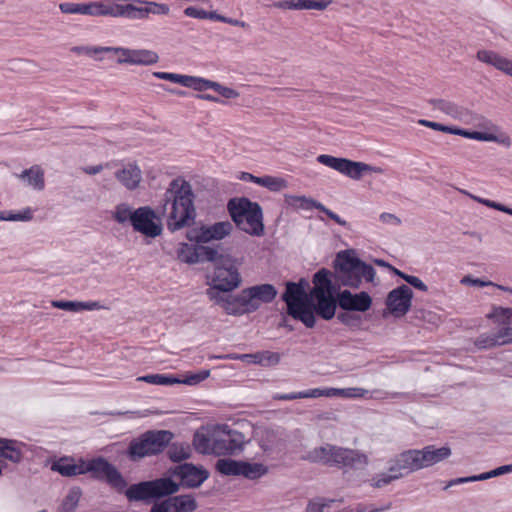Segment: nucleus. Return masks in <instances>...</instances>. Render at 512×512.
Here are the masks:
<instances>
[{"instance_id":"1","label":"nucleus","mask_w":512,"mask_h":512,"mask_svg":"<svg viewBox=\"0 0 512 512\" xmlns=\"http://www.w3.org/2000/svg\"><path fill=\"white\" fill-rule=\"evenodd\" d=\"M89 473L94 480L106 482L120 494H124L129 502L142 501L149 504L152 500L179 491V486L170 477L142 481L128 486L121 472L106 458L98 456L84 461V474Z\"/></svg>"},{"instance_id":"2","label":"nucleus","mask_w":512,"mask_h":512,"mask_svg":"<svg viewBox=\"0 0 512 512\" xmlns=\"http://www.w3.org/2000/svg\"><path fill=\"white\" fill-rule=\"evenodd\" d=\"M309 283L301 278L298 282L288 281L281 299L287 305V314L301 321L307 328L316 323L315 314L324 320H331L338 306V292L308 295Z\"/></svg>"},{"instance_id":"3","label":"nucleus","mask_w":512,"mask_h":512,"mask_svg":"<svg viewBox=\"0 0 512 512\" xmlns=\"http://www.w3.org/2000/svg\"><path fill=\"white\" fill-rule=\"evenodd\" d=\"M451 454V448L447 445L437 447L431 444L421 449L404 450L388 461L387 472L373 475L369 479V485L381 489L414 472L435 466L448 459Z\"/></svg>"},{"instance_id":"4","label":"nucleus","mask_w":512,"mask_h":512,"mask_svg":"<svg viewBox=\"0 0 512 512\" xmlns=\"http://www.w3.org/2000/svg\"><path fill=\"white\" fill-rule=\"evenodd\" d=\"M194 192L191 184L182 177L173 179L164 194V207L171 205L167 216V229L175 232L191 227L196 218Z\"/></svg>"},{"instance_id":"5","label":"nucleus","mask_w":512,"mask_h":512,"mask_svg":"<svg viewBox=\"0 0 512 512\" xmlns=\"http://www.w3.org/2000/svg\"><path fill=\"white\" fill-rule=\"evenodd\" d=\"M303 459L311 463L348 470H363L369 464L366 453L328 443L308 451Z\"/></svg>"},{"instance_id":"6","label":"nucleus","mask_w":512,"mask_h":512,"mask_svg":"<svg viewBox=\"0 0 512 512\" xmlns=\"http://www.w3.org/2000/svg\"><path fill=\"white\" fill-rule=\"evenodd\" d=\"M334 279L341 286L358 289L362 279L373 282L376 271L370 264L350 254V251H340L334 261Z\"/></svg>"},{"instance_id":"7","label":"nucleus","mask_w":512,"mask_h":512,"mask_svg":"<svg viewBox=\"0 0 512 512\" xmlns=\"http://www.w3.org/2000/svg\"><path fill=\"white\" fill-rule=\"evenodd\" d=\"M229 214L236 226L252 236L264 234L263 211L259 203L248 198H232L227 204Z\"/></svg>"},{"instance_id":"8","label":"nucleus","mask_w":512,"mask_h":512,"mask_svg":"<svg viewBox=\"0 0 512 512\" xmlns=\"http://www.w3.org/2000/svg\"><path fill=\"white\" fill-rule=\"evenodd\" d=\"M214 266L212 282L216 288L224 292H231L241 284V276L238 271L240 265L237 258L229 253V249L217 245L215 260H209Z\"/></svg>"},{"instance_id":"9","label":"nucleus","mask_w":512,"mask_h":512,"mask_svg":"<svg viewBox=\"0 0 512 512\" xmlns=\"http://www.w3.org/2000/svg\"><path fill=\"white\" fill-rule=\"evenodd\" d=\"M174 438L169 430H149L130 442L128 455L136 460L163 452Z\"/></svg>"},{"instance_id":"10","label":"nucleus","mask_w":512,"mask_h":512,"mask_svg":"<svg viewBox=\"0 0 512 512\" xmlns=\"http://www.w3.org/2000/svg\"><path fill=\"white\" fill-rule=\"evenodd\" d=\"M499 324L491 334L482 337V348L512 344V308H495L488 315Z\"/></svg>"},{"instance_id":"11","label":"nucleus","mask_w":512,"mask_h":512,"mask_svg":"<svg viewBox=\"0 0 512 512\" xmlns=\"http://www.w3.org/2000/svg\"><path fill=\"white\" fill-rule=\"evenodd\" d=\"M317 161L327 167H330L339 173L353 179L360 180L364 173H384V169L378 166H372L364 162L353 161L347 158H339L331 155L321 154Z\"/></svg>"},{"instance_id":"12","label":"nucleus","mask_w":512,"mask_h":512,"mask_svg":"<svg viewBox=\"0 0 512 512\" xmlns=\"http://www.w3.org/2000/svg\"><path fill=\"white\" fill-rule=\"evenodd\" d=\"M248 441L245 435L227 424L217 425L214 433L216 456L237 455L244 450Z\"/></svg>"},{"instance_id":"13","label":"nucleus","mask_w":512,"mask_h":512,"mask_svg":"<svg viewBox=\"0 0 512 512\" xmlns=\"http://www.w3.org/2000/svg\"><path fill=\"white\" fill-rule=\"evenodd\" d=\"M257 442L266 457L276 460L286 451V440L278 430L265 428L257 432Z\"/></svg>"},{"instance_id":"14","label":"nucleus","mask_w":512,"mask_h":512,"mask_svg":"<svg viewBox=\"0 0 512 512\" xmlns=\"http://www.w3.org/2000/svg\"><path fill=\"white\" fill-rule=\"evenodd\" d=\"M365 392L364 389L361 388H330L328 390H321L319 388L310 389L307 391L301 392H292V393H277L273 396L274 400L279 401H290L301 398H318L321 396H344V397H354V396H363Z\"/></svg>"},{"instance_id":"15","label":"nucleus","mask_w":512,"mask_h":512,"mask_svg":"<svg viewBox=\"0 0 512 512\" xmlns=\"http://www.w3.org/2000/svg\"><path fill=\"white\" fill-rule=\"evenodd\" d=\"M168 472L180 479L178 486L185 488H198L209 477V472L203 467H197L192 463H183L170 468Z\"/></svg>"},{"instance_id":"16","label":"nucleus","mask_w":512,"mask_h":512,"mask_svg":"<svg viewBox=\"0 0 512 512\" xmlns=\"http://www.w3.org/2000/svg\"><path fill=\"white\" fill-rule=\"evenodd\" d=\"M157 219L155 211L149 206L139 207L134 210L132 227L135 231L151 238L162 233V226L155 222Z\"/></svg>"},{"instance_id":"17","label":"nucleus","mask_w":512,"mask_h":512,"mask_svg":"<svg viewBox=\"0 0 512 512\" xmlns=\"http://www.w3.org/2000/svg\"><path fill=\"white\" fill-rule=\"evenodd\" d=\"M177 258L179 261L187 264L205 263L209 260H215L217 255L216 246L205 245H189L187 243H180L177 248Z\"/></svg>"},{"instance_id":"18","label":"nucleus","mask_w":512,"mask_h":512,"mask_svg":"<svg viewBox=\"0 0 512 512\" xmlns=\"http://www.w3.org/2000/svg\"><path fill=\"white\" fill-rule=\"evenodd\" d=\"M173 494L167 495L168 498L154 503L150 512H193L197 509V502L192 495L172 496Z\"/></svg>"},{"instance_id":"19","label":"nucleus","mask_w":512,"mask_h":512,"mask_svg":"<svg viewBox=\"0 0 512 512\" xmlns=\"http://www.w3.org/2000/svg\"><path fill=\"white\" fill-rule=\"evenodd\" d=\"M413 291L407 285H401L391 290L386 298V306L395 317L404 316L411 307Z\"/></svg>"},{"instance_id":"20","label":"nucleus","mask_w":512,"mask_h":512,"mask_svg":"<svg viewBox=\"0 0 512 512\" xmlns=\"http://www.w3.org/2000/svg\"><path fill=\"white\" fill-rule=\"evenodd\" d=\"M338 306L344 311L364 313L371 308L372 298L365 291L353 294L343 290L338 292Z\"/></svg>"},{"instance_id":"21","label":"nucleus","mask_w":512,"mask_h":512,"mask_svg":"<svg viewBox=\"0 0 512 512\" xmlns=\"http://www.w3.org/2000/svg\"><path fill=\"white\" fill-rule=\"evenodd\" d=\"M250 310L253 312L260 308L261 303H271L277 296V289L272 284L254 285L244 289Z\"/></svg>"},{"instance_id":"22","label":"nucleus","mask_w":512,"mask_h":512,"mask_svg":"<svg viewBox=\"0 0 512 512\" xmlns=\"http://www.w3.org/2000/svg\"><path fill=\"white\" fill-rule=\"evenodd\" d=\"M332 276L334 277L332 272L326 268L317 271L313 276L314 287L308 295L339 292L341 285L335 280L332 281Z\"/></svg>"},{"instance_id":"23","label":"nucleus","mask_w":512,"mask_h":512,"mask_svg":"<svg viewBox=\"0 0 512 512\" xmlns=\"http://www.w3.org/2000/svg\"><path fill=\"white\" fill-rule=\"evenodd\" d=\"M84 461L80 458L78 463L70 456H63L51 464V470L58 472L64 477H74L84 474Z\"/></svg>"},{"instance_id":"24","label":"nucleus","mask_w":512,"mask_h":512,"mask_svg":"<svg viewBox=\"0 0 512 512\" xmlns=\"http://www.w3.org/2000/svg\"><path fill=\"white\" fill-rule=\"evenodd\" d=\"M23 442L0 437V458L19 464L24 456Z\"/></svg>"},{"instance_id":"25","label":"nucleus","mask_w":512,"mask_h":512,"mask_svg":"<svg viewBox=\"0 0 512 512\" xmlns=\"http://www.w3.org/2000/svg\"><path fill=\"white\" fill-rule=\"evenodd\" d=\"M115 178L128 190H135L141 181V170L134 163L116 171Z\"/></svg>"},{"instance_id":"26","label":"nucleus","mask_w":512,"mask_h":512,"mask_svg":"<svg viewBox=\"0 0 512 512\" xmlns=\"http://www.w3.org/2000/svg\"><path fill=\"white\" fill-rule=\"evenodd\" d=\"M223 309L228 315L235 316L253 312V310H250V305L247 296L244 293V289L238 295H228Z\"/></svg>"},{"instance_id":"27","label":"nucleus","mask_w":512,"mask_h":512,"mask_svg":"<svg viewBox=\"0 0 512 512\" xmlns=\"http://www.w3.org/2000/svg\"><path fill=\"white\" fill-rule=\"evenodd\" d=\"M17 177L26 181L35 190L42 191L45 188L44 170L39 165L23 170Z\"/></svg>"},{"instance_id":"28","label":"nucleus","mask_w":512,"mask_h":512,"mask_svg":"<svg viewBox=\"0 0 512 512\" xmlns=\"http://www.w3.org/2000/svg\"><path fill=\"white\" fill-rule=\"evenodd\" d=\"M489 141L509 147L511 144L510 137L499 127L487 122H482V142Z\"/></svg>"},{"instance_id":"29","label":"nucleus","mask_w":512,"mask_h":512,"mask_svg":"<svg viewBox=\"0 0 512 512\" xmlns=\"http://www.w3.org/2000/svg\"><path fill=\"white\" fill-rule=\"evenodd\" d=\"M482 62H486L512 77V60L492 51H482Z\"/></svg>"},{"instance_id":"30","label":"nucleus","mask_w":512,"mask_h":512,"mask_svg":"<svg viewBox=\"0 0 512 512\" xmlns=\"http://www.w3.org/2000/svg\"><path fill=\"white\" fill-rule=\"evenodd\" d=\"M193 446L195 450L203 455H216V451L214 448V434L209 436L202 432H195L193 436Z\"/></svg>"},{"instance_id":"31","label":"nucleus","mask_w":512,"mask_h":512,"mask_svg":"<svg viewBox=\"0 0 512 512\" xmlns=\"http://www.w3.org/2000/svg\"><path fill=\"white\" fill-rule=\"evenodd\" d=\"M131 54L130 65H152L159 61V56L155 51L148 49H133L128 51Z\"/></svg>"},{"instance_id":"32","label":"nucleus","mask_w":512,"mask_h":512,"mask_svg":"<svg viewBox=\"0 0 512 512\" xmlns=\"http://www.w3.org/2000/svg\"><path fill=\"white\" fill-rule=\"evenodd\" d=\"M59 8H60L61 12L65 13V14H82V15L95 16L96 2H90V3L64 2L59 5Z\"/></svg>"},{"instance_id":"33","label":"nucleus","mask_w":512,"mask_h":512,"mask_svg":"<svg viewBox=\"0 0 512 512\" xmlns=\"http://www.w3.org/2000/svg\"><path fill=\"white\" fill-rule=\"evenodd\" d=\"M429 103L435 109H438L441 112H443L455 119H461L462 116L464 115V110L451 101L444 100V99H430Z\"/></svg>"},{"instance_id":"34","label":"nucleus","mask_w":512,"mask_h":512,"mask_svg":"<svg viewBox=\"0 0 512 512\" xmlns=\"http://www.w3.org/2000/svg\"><path fill=\"white\" fill-rule=\"evenodd\" d=\"M285 203L296 210L318 209L320 202L306 196L285 195Z\"/></svg>"},{"instance_id":"35","label":"nucleus","mask_w":512,"mask_h":512,"mask_svg":"<svg viewBox=\"0 0 512 512\" xmlns=\"http://www.w3.org/2000/svg\"><path fill=\"white\" fill-rule=\"evenodd\" d=\"M215 469L225 476H240L241 461L231 458H222L216 462Z\"/></svg>"},{"instance_id":"36","label":"nucleus","mask_w":512,"mask_h":512,"mask_svg":"<svg viewBox=\"0 0 512 512\" xmlns=\"http://www.w3.org/2000/svg\"><path fill=\"white\" fill-rule=\"evenodd\" d=\"M95 16L123 17L125 4L96 2Z\"/></svg>"},{"instance_id":"37","label":"nucleus","mask_w":512,"mask_h":512,"mask_svg":"<svg viewBox=\"0 0 512 512\" xmlns=\"http://www.w3.org/2000/svg\"><path fill=\"white\" fill-rule=\"evenodd\" d=\"M167 456L173 462H181L187 460L191 456V449L185 443H172L167 446Z\"/></svg>"},{"instance_id":"38","label":"nucleus","mask_w":512,"mask_h":512,"mask_svg":"<svg viewBox=\"0 0 512 512\" xmlns=\"http://www.w3.org/2000/svg\"><path fill=\"white\" fill-rule=\"evenodd\" d=\"M268 472V468L261 463H249L241 461L240 476L250 480H255Z\"/></svg>"},{"instance_id":"39","label":"nucleus","mask_w":512,"mask_h":512,"mask_svg":"<svg viewBox=\"0 0 512 512\" xmlns=\"http://www.w3.org/2000/svg\"><path fill=\"white\" fill-rule=\"evenodd\" d=\"M186 237L191 242L208 243L213 240L210 226L201 225L189 229Z\"/></svg>"},{"instance_id":"40","label":"nucleus","mask_w":512,"mask_h":512,"mask_svg":"<svg viewBox=\"0 0 512 512\" xmlns=\"http://www.w3.org/2000/svg\"><path fill=\"white\" fill-rule=\"evenodd\" d=\"M337 319L339 320V322L349 327L351 330L362 329L364 323L363 317L355 312H340L337 314Z\"/></svg>"},{"instance_id":"41","label":"nucleus","mask_w":512,"mask_h":512,"mask_svg":"<svg viewBox=\"0 0 512 512\" xmlns=\"http://www.w3.org/2000/svg\"><path fill=\"white\" fill-rule=\"evenodd\" d=\"M256 184L265 187L272 192H278L287 187V181L285 179L269 175L258 177Z\"/></svg>"},{"instance_id":"42","label":"nucleus","mask_w":512,"mask_h":512,"mask_svg":"<svg viewBox=\"0 0 512 512\" xmlns=\"http://www.w3.org/2000/svg\"><path fill=\"white\" fill-rule=\"evenodd\" d=\"M138 380L149 383V384L164 385V386H169V385L180 383L179 378H176L172 375H164V374H148V375L139 377Z\"/></svg>"},{"instance_id":"43","label":"nucleus","mask_w":512,"mask_h":512,"mask_svg":"<svg viewBox=\"0 0 512 512\" xmlns=\"http://www.w3.org/2000/svg\"><path fill=\"white\" fill-rule=\"evenodd\" d=\"M125 4L124 18L144 20L148 18V11L146 5L138 6L133 1H128Z\"/></svg>"},{"instance_id":"44","label":"nucleus","mask_w":512,"mask_h":512,"mask_svg":"<svg viewBox=\"0 0 512 512\" xmlns=\"http://www.w3.org/2000/svg\"><path fill=\"white\" fill-rule=\"evenodd\" d=\"M32 218L33 213L30 208L17 213L13 211H0V221H30Z\"/></svg>"},{"instance_id":"45","label":"nucleus","mask_w":512,"mask_h":512,"mask_svg":"<svg viewBox=\"0 0 512 512\" xmlns=\"http://www.w3.org/2000/svg\"><path fill=\"white\" fill-rule=\"evenodd\" d=\"M133 213L134 211L128 204L121 203L116 206L113 218L120 224H124L128 221L132 224Z\"/></svg>"},{"instance_id":"46","label":"nucleus","mask_w":512,"mask_h":512,"mask_svg":"<svg viewBox=\"0 0 512 512\" xmlns=\"http://www.w3.org/2000/svg\"><path fill=\"white\" fill-rule=\"evenodd\" d=\"M95 53H104V52H113L116 54H121V57L117 59L118 64H130V61H127L132 56L128 53V51H133V49L123 48V47H97L93 50Z\"/></svg>"},{"instance_id":"47","label":"nucleus","mask_w":512,"mask_h":512,"mask_svg":"<svg viewBox=\"0 0 512 512\" xmlns=\"http://www.w3.org/2000/svg\"><path fill=\"white\" fill-rule=\"evenodd\" d=\"M232 224L228 221L217 222L210 226L213 240H221L232 231Z\"/></svg>"},{"instance_id":"48","label":"nucleus","mask_w":512,"mask_h":512,"mask_svg":"<svg viewBox=\"0 0 512 512\" xmlns=\"http://www.w3.org/2000/svg\"><path fill=\"white\" fill-rule=\"evenodd\" d=\"M330 3L331 0H296V10H324Z\"/></svg>"},{"instance_id":"49","label":"nucleus","mask_w":512,"mask_h":512,"mask_svg":"<svg viewBox=\"0 0 512 512\" xmlns=\"http://www.w3.org/2000/svg\"><path fill=\"white\" fill-rule=\"evenodd\" d=\"M219 359H228V360H241L247 362L249 364H258L261 362V358L259 356V352L253 354H236L230 353L223 356H218Z\"/></svg>"},{"instance_id":"50","label":"nucleus","mask_w":512,"mask_h":512,"mask_svg":"<svg viewBox=\"0 0 512 512\" xmlns=\"http://www.w3.org/2000/svg\"><path fill=\"white\" fill-rule=\"evenodd\" d=\"M210 375V370H200L196 373H189L184 379H180V383L186 385H197L206 380Z\"/></svg>"},{"instance_id":"51","label":"nucleus","mask_w":512,"mask_h":512,"mask_svg":"<svg viewBox=\"0 0 512 512\" xmlns=\"http://www.w3.org/2000/svg\"><path fill=\"white\" fill-rule=\"evenodd\" d=\"M259 356L261 358V362L258 364L261 366H275L279 364L281 359L279 353L271 351L259 352Z\"/></svg>"},{"instance_id":"52","label":"nucleus","mask_w":512,"mask_h":512,"mask_svg":"<svg viewBox=\"0 0 512 512\" xmlns=\"http://www.w3.org/2000/svg\"><path fill=\"white\" fill-rule=\"evenodd\" d=\"M221 292V290L216 288L215 283H213V285L206 290L208 298L215 304L220 305L222 308H224L225 302L227 301V296H223Z\"/></svg>"},{"instance_id":"53","label":"nucleus","mask_w":512,"mask_h":512,"mask_svg":"<svg viewBox=\"0 0 512 512\" xmlns=\"http://www.w3.org/2000/svg\"><path fill=\"white\" fill-rule=\"evenodd\" d=\"M51 305L54 308L66 310V311H72V312H78L79 311V301H63V300H53L51 302Z\"/></svg>"},{"instance_id":"54","label":"nucleus","mask_w":512,"mask_h":512,"mask_svg":"<svg viewBox=\"0 0 512 512\" xmlns=\"http://www.w3.org/2000/svg\"><path fill=\"white\" fill-rule=\"evenodd\" d=\"M213 90L226 99L237 98L239 96V93L236 90L222 86L218 82H214Z\"/></svg>"},{"instance_id":"55","label":"nucleus","mask_w":512,"mask_h":512,"mask_svg":"<svg viewBox=\"0 0 512 512\" xmlns=\"http://www.w3.org/2000/svg\"><path fill=\"white\" fill-rule=\"evenodd\" d=\"M510 472H512V464L503 465L488 472H482V480H487Z\"/></svg>"},{"instance_id":"56","label":"nucleus","mask_w":512,"mask_h":512,"mask_svg":"<svg viewBox=\"0 0 512 512\" xmlns=\"http://www.w3.org/2000/svg\"><path fill=\"white\" fill-rule=\"evenodd\" d=\"M317 210H319L322 213H324L327 217H329L331 220L335 221L337 224H339V225H341L343 227H348L349 228V223L347 221H345L344 219L340 218L336 213H334L332 210H330L327 207H325L322 203L319 204Z\"/></svg>"},{"instance_id":"57","label":"nucleus","mask_w":512,"mask_h":512,"mask_svg":"<svg viewBox=\"0 0 512 512\" xmlns=\"http://www.w3.org/2000/svg\"><path fill=\"white\" fill-rule=\"evenodd\" d=\"M78 500H79V495L77 493H74V492H70L64 502H63V507L64 509L67 511V512H72L74 511V509L76 508L77 506V503H78Z\"/></svg>"},{"instance_id":"58","label":"nucleus","mask_w":512,"mask_h":512,"mask_svg":"<svg viewBox=\"0 0 512 512\" xmlns=\"http://www.w3.org/2000/svg\"><path fill=\"white\" fill-rule=\"evenodd\" d=\"M474 481H480V474L473 475L470 477H459V478L452 479L444 486L443 489L447 490L448 488H450L452 486L464 484V483H468V482H474Z\"/></svg>"},{"instance_id":"59","label":"nucleus","mask_w":512,"mask_h":512,"mask_svg":"<svg viewBox=\"0 0 512 512\" xmlns=\"http://www.w3.org/2000/svg\"><path fill=\"white\" fill-rule=\"evenodd\" d=\"M213 86H214V81L195 77L194 86L192 89L199 91V92H203L207 89H213Z\"/></svg>"},{"instance_id":"60","label":"nucleus","mask_w":512,"mask_h":512,"mask_svg":"<svg viewBox=\"0 0 512 512\" xmlns=\"http://www.w3.org/2000/svg\"><path fill=\"white\" fill-rule=\"evenodd\" d=\"M405 281L413 286L414 288L420 290V291H423V292H427L428 291V286L418 277L416 276H413V275H408V277H405Z\"/></svg>"},{"instance_id":"61","label":"nucleus","mask_w":512,"mask_h":512,"mask_svg":"<svg viewBox=\"0 0 512 512\" xmlns=\"http://www.w3.org/2000/svg\"><path fill=\"white\" fill-rule=\"evenodd\" d=\"M391 507V503H388L385 507L375 508L373 505L358 504L354 508V512H380L388 510Z\"/></svg>"},{"instance_id":"62","label":"nucleus","mask_w":512,"mask_h":512,"mask_svg":"<svg viewBox=\"0 0 512 512\" xmlns=\"http://www.w3.org/2000/svg\"><path fill=\"white\" fill-rule=\"evenodd\" d=\"M184 14L188 17L205 19L206 11L194 6H190L184 9Z\"/></svg>"},{"instance_id":"63","label":"nucleus","mask_w":512,"mask_h":512,"mask_svg":"<svg viewBox=\"0 0 512 512\" xmlns=\"http://www.w3.org/2000/svg\"><path fill=\"white\" fill-rule=\"evenodd\" d=\"M325 507H327L326 503H323L318 500H312V501H309V503L306 507V511L307 512H323Z\"/></svg>"},{"instance_id":"64","label":"nucleus","mask_w":512,"mask_h":512,"mask_svg":"<svg viewBox=\"0 0 512 512\" xmlns=\"http://www.w3.org/2000/svg\"><path fill=\"white\" fill-rule=\"evenodd\" d=\"M194 81H195V76L177 74V79H176L175 83H179V84L183 85L184 87L193 88Z\"/></svg>"}]
</instances>
